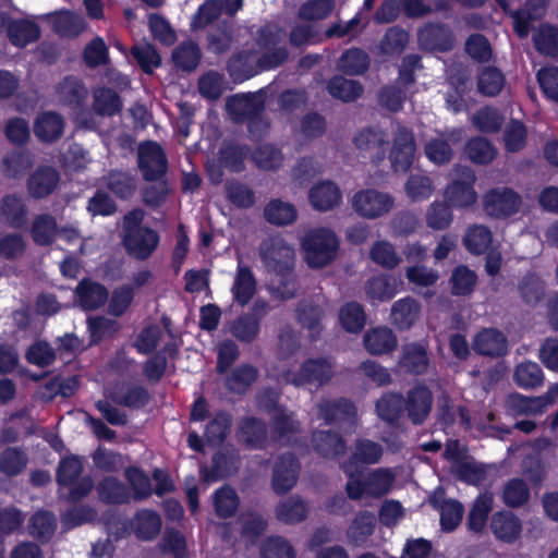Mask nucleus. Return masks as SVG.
<instances>
[{
	"label": "nucleus",
	"instance_id": "nucleus-1",
	"mask_svg": "<svg viewBox=\"0 0 558 558\" xmlns=\"http://www.w3.org/2000/svg\"><path fill=\"white\" fill-rule=\"evenodd\" d=\"M283 33L276 26H266L260 31L258 51H243L234 56L228 64L230 75L236 81H243L256 74L259 70L271 69L282 63L287 51L279 46L283 41Z\"/></svg>",
	"mask_w": 558,
	"mask_h": 558
},
{
	"label": "nucleus",
	"instance_id": "nucleus-2",
	"mask_svg": "<svg viewBox=\"0 0 558 558\" xmlns=\"http://www.w3.org/2000/svg\"><path fill=\"white\" fill-rule=\"evenodd\" d=\"M339 244L337 234L328 228L311 229L301 239L304 260L311 268H323L335 260Z\"/></svg>",
	"mask_w": 558,
	"mask_h": 558
},
{
	"label": "nucleus",
	"instance_id": "nucleus-3",
	"mask_svg": "<svg viewBox=\"0 0 558 558\" xmlns=\"http://www.w3.org/2000/svg\"><path fill=\"white\" fill-rule=\"evenodd\" d=\"M144 211L134 209L124 216V245L128 252L137 259L148 258L157 248L159 235L148 227L141 226Z\"/></svg>",
	"mask_w": 558,
	"mask_h": 558
},
{
	"label": "nucleus",
	"instance_id": "nucleus-4",
	"mask_svg": "<svg viewBox=\"0 0 558 558\" xmlns=\"http://www.w3.org/2000/svg\"><path fill=\"white\" fill-rule=\"evenodd\" d=\"M451 181L444 190L445 202L453 208H466L477 201L473 187L475 175L466 167L454 166L450 172Z\"/></svg>",
	"mask_w": 558,
	"mask_h": 558
},
{
	"label": "nucleus",
	"instance_id": "nucleus-5",
	"mask_svg": "<svg viewBox=\"0 0 558 558\" xmlns=\"http://www.w3.org/2000/svg\"><path fill=\"white\" fill-rule=\"evenodd\" d=\"M360 475L348 477L345 490L350 499L357 500L364 496L379 498L391 489L395 474L389 469H376L369 472L364 481Z\"/></svg>",
	"mask_w": 558,
	"mask_h": 558
},
{
	"label": "nucleus",
	"instance_id": "nucleus-6",
	"mask_svg": "<svg viewBox=\"0 0 558 558\" xmlns=\"http://www.w3.org/2000/svg\"><path fill=\"white\" fill-rule=\"evenodd\" d=\"M262 260L271 274H287L293 270L295 252L281 236H272L265 240L259 248Z\"/></svg>",
	"mask_w": 558,
	"mask_h": 558
},
{
	"label": "nucleus",
	"instance_id": "nucleus-7",
	"mask_svg": "<svg viewBox=\"0 0 558 558\" xmlns=\"http://www.w3.org/2000/svg\"><path fill=\"white\" fill-rule=\"evenodd\" d=\"M350 203L352 209L366 219L379 218L388 214L393 207V198L389 194L375 189L357 191Z\"/></svg>",
	"mask_w": 558,
	"mask_h": 558
},
{
	"label": "nucleus",
	"instance_id": "nucleus-8",
	"mask_svg": "<svg viewBox=\"0 0 558 558\" xmlns=\"http://www.w3.org/2000/svg\"><path fill=\"white\" fill-rule=\"evenodd\" d=\"M332 375L333 366L325 359H310L298 371L282 372L283 379L294 386L306 384L322 386L329 381Z\"/></svg>",
	"mask_w": 558,
	"mask_h": 558
},
{
	"label": "nucleus",
	"instance_id": "nucleus-9",
	"mask_svg": "<svg viewBox=\"0 0 558 558\" xmlns=\"http://www.w3.org/2000/svg\"><path fill=\"white\" fill-rule=\"evenodd\" d=\"M82 470L83 464L77 457H66L62 459L58 468V482L61 487L69 488V497L72 500L85 497L93 488V481L89 477H84L75 484Z\"/></svg>",
	"mask_w": 558,
	"mask_h": 558
},
{
	"label": "nucleus",
	"instance_id": "nucleus-10",
	"mask_svg": "<svg viewBox=\"0 0 558 558\" xmlns=\"http://www.w3.org/2000/svg\"><path fill=\"white\" fill-rule=\"evenodd\" d=\"M415 151L416 144L413 132L398 124L393 130L389 154L395 171H407L414 160Z\"/></svg>",
	"mask_w": 558,
	"mask_h": 558
},
{
	"label": "nucleus",
	"instance_id": "nucleus-11",
	"mask_svg": "<svg viewBox=\"0 0 558 558\" xmlns=\"http://www.w3.org/2000/svg\"><path fill=\"white\" fill-rule=\"evenodd\" d=\"M483 205L487 215L506 218L519 211L521 197L511 189L496 187L484 195Z\"/></svg>",
	"mask_w": 558,
	"mask_h": 558
},
{
	"label": "nucleus",
	"instance_id": "nucleus-12",
	"mask_svg": "<svg viewBox=\"0 0 558 558\" xmlns=\"http://www.w3.org/2000/svg\"><path fill=\"white\" fill-rule=\"evenodd\" d=\"M383 453L381 445L369 439H357L351 457L341 465V469L348 477L361 475L360 464L378 463Z\"/></svg>",
	"mask_w": 558,
	"mask_h": 558
},
{
	"label": "nucleus",
	"instance_id": "nucleus-13",
	"mask_svg": "<svg viewBox=\"0 0 558 558\" xmlns=\"http://www.w3.org/2000/svg\"><path fill=\"white\" fill-rule=\"evenodd\" d=\"M462 137L463 131L461 129H453L446 133H441L425 143V156L434 165H446L450 162L453 157L451 144L461 142Z\"/></svg>",
	"mask_w": 558,
	"mask_h": 558
},
{
	"label": "nucleus",
	"instance_id": "nucleus-14",
	"mask_svg": "<svg viewBox=\"0 0 558 558\" xmlns=\"http://www.w3.org/2000/svg\"><path fill=\"white\" fill-rule=\"evenodd\" d=\"M264 109L262 94L236 95L228 99L227 111L235 121L250 120V131H254L255 118Z\"/></svg>",
	"mask_w": 558,
	"mask_h": 558
},
{
	"label": "nucleus",
	"instance_id": "nucleus-15",
	"mask_svg": "<svg viewBox=\"0 0 558 558\" xmlns=\"http://www.w3.org/2000/svg\"><path fill=\"white\" fill-rule=\"evenodd\" d=\"M138 166L146 180H157L167 169V159L161 147L146 142L138 147Z\"/></svg>",
	"mask_w": 558,
	"mask_h": 558
},
{
	"label": "nucleus",
	"instance_id": "nucleus-16",
	"mask_svg": "<svg viewBox=\"0 0 558 558\" xmlns=\"http://www.w3.org/2000/svg\"><path fill=\"white\" fill-rule=\"evenodd\" d=\"M1 28H5L10 41L16 47H25L40 37L39 26L31 19L13 20L1 16Z\"/></svg>",
	"mask_w": 558,
	"mask_h": 558
},
{
	"label": "nucleus",
	"instance_id": "nucleus-17",
	"mask_svg": "<svg viewBox=\"0 0 558 558\" xmlns=\"http://www.w3.org/2000/svg\"><path fill=\"white\" fill-rule=\"evenodd\" d=\"M489 526L497 539L508 544L514 543L522 533L520 518L508 510L495 512L490 519Z\"/></svg>",
	"mask_w": 558,
	"mask_h": 558
},
{
	"label": "nucleus",
	"instance_id": "nucleus-18",
	"mask_svg": "<svg viewBox=\"0 0 558 558\" xmlns=\"http://www.w3.org/2000/svg\"><path fill=\"white\" fill-rule=\"evenodd\" d=\"M277 393L269 391L266 396L262 397L259 404L266 409L274 407L272 414V432L276 438H281L286 435L295 433L300 428L299 422L293 418V413L286 409L277 408Z\"/></svg>",
	"mask_w": 558,
	"mask_h": 558
},
{
	"label": "nucleus",
	"instance_id": "nucleus-19",
	"mask_svg": "<svg viewBox=\"0 0 558 558\" xmlns=\"http://www.w3.org/2000/svg\"><path fill=\"white\" fill-rule=\"evenodd\" d=\"M299 463L293 456L280 457L274 466L272 487L278 494L290 490L298 481Z\"/></svg>",
	"mask_w": 558,
	"mask_h": 558
},
{
	"label": "nucleus",
	"instance_id": "nucleus-20",
	"mask_svg": "<svg viewBox=\"0 0 558 558\" xmlns=\"http://www.w3.org/2000/svg\"><path fill=\"white\" fill-rule=\"evenodd\" d=\"M355 147L369 158L379 161L385 158L387 141L381 130L367 129L354 137Z\"/></svg>",
	"mask_w": 558,
	"mask_h": 558
},
{
	"label": "nucleus",
	"instance_id": "nucleus-21",
	"mask_svg": "<svg viewBox=\"0 0 558 558\" xmlns=\"http://www.w3.org/2000/svg\"><path fill=\"white\" fill-rule=\"evenodd\" d=\"M311 205L320 211H327L338 206L342 201L340 189L331 181H322L310 190Z\"/></svg>",
	"mask_w": 558,
	"mask_h": 558
},
{
	"label": "nucleus",
	"instance_id": "nucleus-22",
	"mask_svg": "<svg viewBox=\"0 0 558 558\" xmlns=\"http://www.w3.org/2000/svg\"><path fill=\"white\" fill-rule=\"evenodd\" d=\"M366 351L372 355H383L393 351L398 340L393 331L388 327L369 329L363 337Z\"/></svg>",
	"mask_w": 558,
	"mask_h": 558
},
{
	"label": "nucleus",
	"instance_id": "nucleus-23",
	"mask_svg": "<svg viewBox=\"0 0 558 558\" xmlns=\"http://www.w3.org/2000/svg\"><path fill=\"white\" fill-rule=\"evenodd\" d=\"M433 404L432 392L424 386L413 388L405 404L408 415L414 424H421L428 416Z\"/></svg>",
	"mask_w": 558,
	"mask_h": 558
},
{
	"label": "nucleus",
	"instance_id": "nucleus-24",
	"mask_svg": "<svg viewBox=\"0 0 558 558\" xmlns=\"http://www.w3.org/2000/svg\"><path fill=\"white\" fill-rule=\"evenodd\" d=\"M473 349L482 355L498 356L506 352L507 340L501 331L485 328L475 335Z\"/></svg>",
	"mask_w": 558,
	"mask_h": 558
},
{
	"label": "nucleus",
	"instance_id": "nucleus-25",
	"mask_svg": "<svg viewBox=\"0 0 558 558\" xmlns=\"http://www.w3.org/2000/svg\"><path fill=\"white\" fill-rule=\"evenodd\" d=\"M421 306L412 298L400 299L393 303L390 312V319L400 330L410 329L420 318Z\"/></svg>",
	"mask_w": 558,
	"mask_h": 558
},
{
	"label": "nucleus",
	"instance_id": "nucleus-26",
	"mask_svg": "<svg viewBox=\"0 0 558 558\" xmlns=\"http://www.w3.org/2000/svg\"><path fill=\"white\" fill-rule=\"evenodd\" d=\"M27 220V208L21 196L4 195L0 201V221L12 227L21 228Z\"/></svg>",
	"mask_w": 558,
	"mask_h": 558
},
{
	"label": "nucleus",
	"instance_id": "nucleus-27",
	"mask_svg": "<svg viewBox=\"0 0 558 558\" xmlns=\"http://www.w3.org/2000/svg\"><path fill=\"white\" fill-rule=\"evenodd\" d=\"M494 508V496L492 493L480 494L473 501L468 514L466 524L469 530L481 533L487 525L488 515Z\"/></svg>",
	"mask_w": 558,
	"mask_h": 558
},
{
	"label": "nucleus",
	"instance_id": "nucleus-28",
	"mask_svg": "<svg viewBox=\"0 0 558 558\" xmlns=\"http://www.w3.org/2000/svg\"><path fill=\"white\" fill-rule=\"evenodd\" d=\"M58 182L59 174L53 168H39L28 179V193L35 198L46 197L54 191Z\"/></svg>",
	"mask_w": 558,
	"mask_h": 558
},
{
	"label": "nucleus",
	"instance_id": "nucleus-29",
	"mask_svg": "<svg viewBox=\"0 0 558 558\" xmlns=\"http://www.w3.org/2000/svg\"><path fill=\"white\" fill-rule=\"evenodd\" d=\"M63 128L62 117L51 111L40 113L34 122V133L41 142H53L60 138Z\"/></svg>",
	"mask_w": 558,
	"mask_h": 558
},
{
	"label": "nucleus",
	"instance_id": "nucleus-30",
	"mask_svg": "<svg viewBox=\"0 0 558 558\" xmlns=\"http://www.w3.org/2000/svg\"><path fill=\"white\" fill-rule=\"evenodd\" d=\"M547 0H527L523 11H513V27L515 33L524 38L530 31V22L542 17L545 14Z\"/></svg>",
	"mask_w": 558,
	"mask_h": 558
},
{
	"label": "nucleus",
	"instance_id": "nucleus-31",
	"mask_svg": "<svg viewBox=\"0 0 558 558\" xmlns=\"http://www.w3.org/2000/svg\"><path fill=\"white\" fill-rule=\"evenodd\" d=\"M376 526V518L369 511L359 512L351 521L347 530L348 542L355 546L363 545L373 534Z\"/></svg>",
	"mask_w": 558,
	"mask_h": 558
},
{
	"label": "nucleus",
	"instance_id": "nucleus-32",
	"mask_svg": "<svg viewBox=\"0 0 558 558\" xmlns=\"http://www.w3.org/2000/svg\"><path fill=\"white\" fill-rule=\"evenodd\" d=\"M231 291L240 306H245L252 300L256 292V280L250 268L239 265Z\"/></svg>",
	"mask_w": 558,
	"mask_h": 558
},
{
	"label": "nucleus",
	"instance_id": "nucleus-33",
	"mask_svg": "<svg viewBox=\"0 0 558 558\" xmlns=\"http://www.w3.org/2000/svg\"><path fill=\"white\" fill-rule=\"evenodd\" d=\"M314 449L324 458L336 459L347 451L345 441L330 432H317L313 435Z\"/></svg>",
	"mask_w": 558,
	"mask_h": 558
},
{
	"label": "nucleus",
	"instance_id": "nucleus-34",
	"mask_svg": "<svg viewBox=\"0 0 558 558\" xmlns=\"http://www.w3.org/2000/svg\"><path fill=\"white\" fill-rule=\"evenodd\" d=\"M318 417L327 423L348 421L353 423L356 414L355 407L345 400L323 401L317 405Z\"/></svg>",
	"mask_w": 558,
	"mask_h": 558
},
{
	"label": "nucleus",
	"instance_id": "nucleus-35",
	"mask_svg": "<svg viewBox=\"0 0 558 558\" xmlns=\"http://www.w3.org/2000/svg\"><path fill=\"white\" fill-rule=\"evenodd\" d=\"M420 43L427 49L447 51L453 46L452 35L444 26L429 25L420 31Z\"/></svg>",
	"mask_w": 558,
	"mask_h": 558
},
{
	"label": "nucleus",
	"instance_id": "nucleus-36",
	"mask_svg": "<svg viewBox=\"0 0 558 558\" xmlns=\"http://www.w3.org/2000/svg\"><path fill=\"white\" fill-rule=\"evenodd\" d=\"M80 305L85 310H94L102 304L108 299L106 288L97 282L83 280L75 290Z\"/></svg>",
	"mask_w": 558,
	"mask_h": 558
},
{
	"label": "nucleus",
	"instance_id": "nucleus-37",
	"mask_svg": "<svg viewBox=\"0 0 558 558\" xmlns=\"http://www.w3.org/2000/svg\"><path fill=\"white\" fill-rule=\"evenodd\" d=\"M59 233L56 219L48 215L41 214L34 218L31 228V234L34 242L38 245H50Z\"/></svg>",
	"mask_w": 558,
	"mask_h": 558
},
{
	"label": "nucleus",
	"instance_id": "nucleus-38",
	"mask_svg": "<svg viewBox=\"0 0 558 558\" xmlns=\"http://www.w3.org/2000/svg\"><path fill=\"white\" fill-rule=\"evenodd\" d=\"M307 513V505L296 496L282 500L276 508L277 519L287 524H294L305 520Z\"/></svg>",
	"mask_w": 558,
	"mask_h": 558
},
{
	"label": "nucleus",
	"instance_id": "nucleus-39",
	"mask_svg": "<svg viewBox=\"0 0 558 558\" xmlns=\"http://www.w3.org/2000/svg\"><path fill=\"white\" fill-rule=\"evenodd\" d=\"M122 108L119 95L106 87L96 88L93 92V110L101 117H111Z\"/></svg>",
	"mask_w": 558,
	"mask_h": 558
},
{
	"label": "nucleus",
	"instance_id": "nucleus-40",
	"mask_svg": "<svg viewBox=\"0 0 558 558\" xmlns=\"http://www.w3.org/2000/svg\"><path fill=\"white\" fill-rule=\"evenodd\" d=\"M429 364L426 348L423 344L411 343L403 348L400 365L414 374L425 373Z\"/></svg>",
	"mask_w": 558,
	"mask_h": 558
},
{
	"label": "nucleus",
	"instance_id": "nucleus-41",
	"mask_svg": "<svg viewBox=\"0 0 558 558\" xmlns=\"http://www.w3.org/2000/svg\"><path fill=\"white\" fill-rule=\"evenodd\" d=\"M536 50L545 56H558V27L542 24L533 34Z\"/></svg>",
	"mask_w": 558,
	"mask_h": 558
},
{
	"label": "nucleus",
	"instance_id": "nucleus-42",
	"mask_svg": "<svg viewBox=\"0 0 558 558\" xmlns=\"http://www.w3.org/2000/svg\"><path fill=\"white\" fill-rule=\"evenodd\" d=\"M108 398L125 407H142L147 401V392L137 386L120 385L108 392Z\"/></svg>",
	"mask_w": 558,
	"mask_h": 558
},
{
	"label": "nucleus",
	"instance_id": "nucleus-43",
	"mask_svg": "<svg viewBox=\"0 0 558 558\" xmlns=\"http://www.w3.org/2000/svg\"><path fill=\"white\" fill-rule=\"evenodd\" d=\"M407 196L413 202H422L432 196L435 185L428 175L424 173L411 174L404 185Z\"/></svg>",
	"mask_w": 558,
	"mask_h": 558
},
{
	"label": "nucleus",
	"instance_id": "nucleus-44",
	"mask_svg": "<svg viewBox=\"0 0 558 558\" xmlns=\"http://www.w3.org/2000/svg\"><path fill=\"white\" fill-rule=\"evenodd\" d=\"M132 525L140 538L151 539L159 533L161 521L157 513L143 510L135 515Z\"/></svg>",
	"mask_w": 558,
	"mask_h": 558
},
{
	"label": "nucleus",
	"instance_id": "nucleus-45",
	"mask_svg": "<svg viewBox=\"0 0 558 558\" xmlns=\"http://www.w3.org/2000/svg\"><path fill=\"white\" fill-rule=\"evenodd\" d=\"M57 94L64 104L80 105L85 99L87 90L80 80L68 76L58 84Z\"/></svg>",
	"mask_w": 558,
	"mask_h": 558
},
{
	"label": "nucleus",
	"instance_id": "nucleus-46",
	"mask_svg": "<svg viewBox=\"0 0 558 558\" xmlns=\"http://www.w3.org/2000/svg\"><path fill=\"white\" fill-rule=\"evenodd\" d=\"M463 243L469 252L473 254H482L492 244V232L484 226H472L466 230Z\"/></svg>",
	"mask_w": 558,
	"mask_h": 558
},
{
	"label": "nucleus",
	"instance_id": "nucleus-47",
	"mask_svg": "<svg viewBox=\"0 0 558 558\" xmlns=\"http://www.w3.org/2000/svg\"><path fill=\"white\" fill-rule=\"evenodd\" d=\"M451 470L457 477L472 485L482 483L487 476L486 466L470 458L451 465Z\"/></svg>",
	"mask_w": 558,
	"mask_h": 558
},
{
	"label": "nucleus",
	"instance_id": "nucleus-48",
	"mask_svg": "<svg viewBox=\"0 0 558 558\" xmlns=\"http://www.w3.org/2000/svg\"><path fill=\"white\" fill-rule=\"evenodd\" d=\"M328 92L335 98H339L342 101H353L362 95L363 88L354 80L336 76L329 82Z\"/></svg>",
	"mask_w": 558,
	"mask_h": 558
},
{
	"label": "nucleus",
	"instance_id": "nucleus-49",
	"mask_svg": "<svg viewBox=\"0 0 558 558\" xmlns=\"http://www.w3.org/2000/svg\"><path fill=\"white\" fill-rule=\"evenodd\" d=\"M453 219L450 206L445 202H433L425 214L426 225L433 230L447 229Z\"/></svg>",
	"mask_w": 558,
	"mask_h": 558
},
{
	"label": "nucleus",
	"instance_id": "nucleus-50",
	"mask_svg": "<svg viewBox=\"0 0 558 558\" xmlns=\"http://www.w3.org/2000/svg\"><path fill=\"white\" fill-rule=\"evenodd\" d=\"M369 257L374 263L387 269H392L401 263L400 255L388 241L375 242L369 251Z\"/></svg>",
	"mask_w": 558,
	"mask_h": 558
},
{
	"label": "nucleus",
	"instance_id": "nucleus-51",
	"mask_svg": "<svg viewBox=\"0 0 558 558\" xmlns=\"http://www.w3.org/2000/svg\"><path fill=\"white\" fill-rule=\"evenodd\" d=\"M265 217L270 223L284 226L296 219V209L292 204L272 201L265 208Z\"/></svg>",
	"mask_w": 558,
	"mask_h": 558
},
{
	"label": "nucleus",
	"instance_id": "nucleus-52",
	"mask_svg": "<svg viewBox=\"0 0 558 558\" xmlns=\"http://www.w3.org/2000/svg\"><path fill=\"white\" fill-rule=\"evenodd\" d=\"M274 277L269 282L270 293L280 300H289L295 296L298 284L295 282L293 270L287 274H272Z\"/></svg>",
	"mask_w": 558,
	"mask_h": 558
},
{
	"label": "nucleus",
	"instance_id": "nucleus-53",
	"mask_svg": "<svg viewBox=\"0 0 558 558\" xmlns=\"http://www.w3.org/2000/svg\"><path fill=\"white\" fill-rule=\"evenodd\" d=\"M365 291L371 300L388 301L397 293L396 281L384 276L374 277L366 283Z\"/></svg>",
	"mask_w": 558,
	"mask_h": 558
},
{
	"label": "nucleus",
	"instance_id": "nucleus-54",
	"mask_svg": "<svg viewBox=\"0 0 558 558\" xmlns=\"http://www.w3.org/2000/svg\"><path fill=\"white\" fill-rule=\"evenodd\" d=\"M530 497V490L523 480L512 478L508 481L502 490L504 502L511 508L523 506Z\"/></svg>",
	"mask_w": 558,
	"mask_h": 558
},
{
	"label": "nucleus",
	"instance_id": "nucleus-55",
	"mask_svg": "<svg viewBox=\"0 0 558 558\" xmlns=\"http://www.w3.org/2000/svg\"><path fill=\"white\" fill-rule=\"evenodd\" d=\"M510 405L519 414L537 415L548 409V401L544 395L534 398L514 395L510 398Z\"/></svg>",
	"mask_w": 558,
	"mask_h": 558
},
{
	"label": "nucleus",
	"instance_id": "nucleus-56",
	"mask_svg": "<svg viewBox=\"0 0 558 558\" xmlns=\"http://www.w3.org/2000/svg\"><path fill=\"white\" fill-rule=\"evenodd\" d=\"M339 319L349 332H359L365 325V314L359 303L351 302L341 307Z\"/></svg>",
	"mask_w": 558,
	"mask_h": 558
},
{
	"label": "nucleus",
	"instance_id": "nucleus-57",
	"mask_svg": "<svg viewBox=\"0 0 558 558\" xmlns=\"http://www.w3.org/2000/svg\"><path fill=\"white\" fill-rule=\"evenodd\" d=\"M466 156L475 163H488L496 157V148L483 137L469 141L465 146Z\"/></svg>",
	"mask_w": 558,
	"mask_h": 558
},
{
	"label": "nucleus",
	"instance_id": "nucleus-58",
	"mask_svg": "<svg viewBox=\"0 0 558 558\" xmlns=\"http://www.w3.org/2000/svg\"><path fill=\"white\" fill-rule=\"evenodd\" d=\"M252 160L256 167L264 170H274L281 166L283 157L279 149L265 144L257 147L252 154Z\"/></svg>",
	"mask_w": 558,
	"mask_h": 558
},
{
	"label": "nucleus",
	"instance_id": "nucleus-59",
	"mask_svg": "<svg viewBox=\"0 0 558 558\" xmlns=\"http://www.w3.org/2000/svg\"><path fill=\"white\" fill-rule=\"evenodd\" d=\"M515 383L524 388H535L541 386L544 375L541 367L534 362L522 363L514 371Z\"/></svg>",
	"mask_w": 558,
	"mask_h": 558
},
{
	"label": "nucleus",
	"instance_id": "nucleus-60",
	"mask_svg": "<svg viewBox=\"0 0 558 558\" xmlns=\"http://www.w3.org/2000/svg\"><path fill=\"white\" fill-rule=\"evenodd\" d=\"M56 530V519L46 511L35 513L29 520L28 533L39 539H48Z\"/></svg>",
	"mask_w": 558,
	"mask_h": 558
},
{
	"label": "nucleus",
	"instance_id": "nucleus-61",
	"mask_svg": "<svg viewBox=\"0 0 558 558\" xmlns=\"http://www.w3.org/2000/svg\"><path fill=\"white\" fill-rule=\"evenodd\" d=\"M505 78L495 68H485L478 75V92L485 96H495L504 87Z\"/></svg>",
	"mask_w": 558,
	"mask_h": 558
},
{
	"label": "nucleus",
	"instance_id": "nucleus-62",
	"mask_svg": "<svg viewBox=\"0 0 558 558\" xmlns=\"http://www.w3.org/2000/svg\"><path fill=\"white\" fill-rule=\"evenodd\" d=\"M26 251V241L22 234L5 233L0 236V257L4 259H17Z\"/></svg>",
	"mask_w": 558,
	"mask_h": 558
},
{
	"label": "nucleus",
	"instance_id": "nucleus-63",
	"mask_svg": "<svg viewBox=\"0 0 558 558\" xmlns=\"http://www.w3.org/2000/svg\"><path fill=\"white\" fill-rule=\"evenodd\" d=\"M476 275L465 266L457 267L451 276V290L456 295L470 294L476 284Z\"/></svg>",
	"mask_w": 558,
	"mask_h": 558
},
{
	"label": "nucleus",
	"instance_id": "nucleus-64",
	"mask_svg": "<svg viewBox=\"0 0 558 558\" xmlns=\"http://www.w3.org/2000/svg\"><path fill=\"white\" fill-rule=\"evenodd\" d=\"M519 292L526 304L535 305L544 296L545 284L538 277L529 275L521 280L519 284Z\"/></svg>",
	"mask_w": 558,
	"mask_h": 558
}]
</instances>
